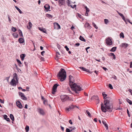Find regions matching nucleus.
Returning a JSON list of instances; mask_svg holds the SVG:
<instances>
[{
  "label": "nucleus",
  "mask_w": 132,
  "mask_h": 132,
  "mask_svg": "<svg viewBox=\"0 0 132 132\" xmlns=\"http://www.w3.org/2000/svg\"><path fill=\"white\" fill-rule=\"evenodd\" d=\"M18 32L19 33V35L20 36L23 37V35L22 31L20 30H18Z\"/></svg>",
  "instance_id": "2f4dec72"
},
{
  "label": "nucleus",
  "mask_w": 132,
  "mask_h": 132,
  "mask_svg": "<svg viewBox=\"0 0 132 132\" xmlns=\"http://www.w3.org/2000/svg\"><path fill=\"white\" fill-rule=\"evenodd\" d=\"M3 117L4 118V119L6 120V118H7V116L6 115H4L3 116Z\"/></svg>",
  "instance_id": "603ef678"
},
{
  "label": "nucleus",
  "mask_w": 132,
  "mask_h": 132,
  "mask_svg": "<svg viewBox=\"0 0 132 132\" xmlns=\"http://www.w3.org/2000/svg\"><path fill=\"white\" fill-rule=\"evenodd\" d=\"M16 61H17V62H18V63H19L20 64H21L22 63H21V62L20 60L17 59L16 60Z\"/></svg>",
  "instance_id": "09e8293b"
},
{
  "label": "nucleus",
  "mask_w": 132,
  "mask_h": 132,
  "mask_svg": "<svg viewBox=\"0 0 132 132\" xmlns=\"http://www.w3.org/2000/svg\"><path fill=\"white\" fill-rule=\"evenodd\" d=\"M8 19H9V21L10 23H11V19L10 18V16L9 15H8Z\"/></svg>",
  "instance_id": "de8ad7c7"
},
{
  "label": "nucleus",
  "mask_w": 132,
  "mask_h": 132,
  "mask_svg": "<svg viewBox=\"0 0 132 132\" xmlns=\"http://www.w3.org/2000/svg\"><path fill=\"white\" fill-rule=\"evenodd\" d=\"M65 48H66V50L67 51H68L69 50V48L67 46H65V47H64Z\"/></svg>",
  "instance_id": "3c124183"
},
{
  "label": "nucleus",
  "mask_w": 132,
  "mask_h": 132,
  "mask_svg": "<svg viewBox=\"0 0 132 132\" xmlns=\"http://www.w3.org/2000/svg\"><path fill=\"white\" fill-rule=\"evenodd\" d=\"M79 68L80 69H82V70H83V71L88 72L90 73H91L92 72L89 71L88 69H87L86 68H84L83 67H79Z\"/></svg>",
  "instance_id": "9b49d317"
},
{
  "label": "nucleus",
  "mask_w": 132,
  "mask_h": 132,
  "mask_svg": "<svg viewBox=\"0 0 132 132\" xmlns=\"http://www.w3.org/2000/svg\"><path fill=\"white\" fill-rule=\"evenodd\" d=\"M66 2L68 6H70L71 5H70V3L69 0H67Z\"/></svg>",
  "instance_id": "79ce46f5"
},
{
  "label": "nucleus",
  "mask_w": 132,
  "mask_h": 132,
  "mask_svg": "<svg viewBox=\"0 0 132 132\" xmlns=\"http://www.w3.org/2000/svg\"><path fill=\"white\" fill-rule=\"evenodd\" d=\"M66 132H71V131L70 129L68 128H67L66 129Z\"/></svg>",
  "instance_id": "8fccbe9b"
},
{
  "label": "nucleus",
  "mask_w": 132,
  "mask_h": 132,
  "mask_svg": "<svg viewBox=\"0 0 132 132\" xmlns=\"http://www.w3.org/2000/svg\"><path fill=\"white\" fill-rule=\"evenodd\" d=\"M0 102L1 103H4V101H3L1 99H0Z\"/></svg>",
  "instance_id": "052dcab7"
},
{
  "label": "nucleus",
  "mask_w": 132,
  "mask_h": 132,
  "mask_svg": "<svg viewBox=\"0 0 132 132\" xmlns=\"http://www.w3.org/2000/svg\"><path fill=\"white\" fill-rule=\"evenodd\" d=\"M62 102H64L69 100V97L66 95H62L60 96Z\"/></svg>",
  "instance_id": "20e7f679"
},
{
  "label": "nucleus",
  "mask_w": 132,
  "mask_h": 132,
  "mask_svg": "<svg viewBox=\"0 0 132 132\" xmlns=\"http://www.w3.org/2000/svg\"><path fill=\"white\" fill-rule=\"evenodd\" d=\"M69 83L70 86L72 85V84H73L74 80H73V78L70 75L69 76Z\"/></svg>",
  "instance_id": "6e6552de"
},
{
  "label": "nucleus",
  "mask_w": 132,
  "mask_h": 132,
  "mask_svg": "<svg viewBox=\"0 0 132 132\" xmlns=\"http://www.w3.org/2000/svg\"><path fill=\"white\" fill-rule=\"evenodd\" d=\"M15 8L19 11V13L20 14H21L22 13V12L21 10L17 6H15Z\"/></svg>",
  "instance_id": "393cba45"
},
{
  "label": "nucleus",
  "mask_w": 132,
  "mask_h": 132,
  "mask_svg": "<svg viewBox=\"0 0 132 132\" xmlns=\"http://www.w3.org/2000/svg\"><path fill=\"white\" fill-rule=\"evenodd\" d=\"M13 78L16 79V80H17V75L16 73H15L13 74Z\"/></svg>",
  "instance_id": "b1692460"
},
{
  "label": "nucleus",
  "mask_w": 132,
  "mask_h": 132,
  "mask_svg": "<svg viewBox=\"0 0 132 132\" xmlns=\"http://www.w3.org/2000/svg\"><path fill=\"white\" fill-rule=\"evenodd\" d=\"M6 120L7 121H10V119L9 118H6Z\"/></svg>",
  "instance_id": "e2e57ef3"
},
{
  "label": "nucleus",
  "mask_w": 132,
  "mask_h": 132,
  "mask_svg": "<svg viewBox=\"0 0 132 132\" xmlns=\"http://www.w3.org/2000/svg\"><path fill=\"white\" fill-rule=\"evenodd\" d=\"M18 41L19 43H22L24 42V40L22 38H21L19 39Z\"/></svg>",
  "instance_id": "4be33fe9"
},
{
  "label": "nucleus",
  "mask_w": 132,
  "mask_h": 132,
  "mask_svg": "<svg viewBox=\"0 0 132 132\" xmlns=\"http://www.w3.org/2000/svg\"><path fill=\"white\" fill-rule=\"evenodd\" d=\"M121 17L123 20L125 21V22H126V20L125 19V17L123 15L121 16Z\"/></svg>",
  "instance_id": "5fc2aeb1"
},
{
  "label": "nucleus",
  "mask_w": 132,
  "mask_h": 132,
  "mask_svg": "<svg viewBox=\"0 0 132 132\" xmlns=\"http://www.w3.org/2000/svg\"><path fill=\"white\" fill-rule=\"evenodd\" d=\"M102 122H103V124L104 125V126L106 127V129L107 130H108V126L107 125L106 122L104 121H103Z\"/></svg>",
  "instance_id": "aec40b11"
},
{
  "label": "nucleus",
  "mask_w": 132,
  "mask_h": 132,
  "mask_svg": "<svg viewBox=\"0 0 132 132\" xmlns=\"http://www.w3.org/2000/svg\"><path fill=\"white\" fill-rule=\"evenodd\" d=\"M10 117L12 121H14V116H13V114H10Z\"/></svg>",
  "instance_id": "cd10ccee"
},
{
  "label": "nucleus",
  "mask_w": 132,
  "mask_h": 132,
  "mask_svg": "<svg viewBox=\"0 0 132 132\" xmlns=\"http://www.w3.org/2000/svg\"><path fill=\"white\" fill-rule=\"evenodd\" d=\"M54 28H56L55 27H57V29H60V25L57 23L55 22L54 23Z\"/></svg>",
  "instance_id": "2eb2a0df"
},
{
  "label": "nucleus",
  "mask_w": 132,
  "mask_h": 132,
  "mask_svg": "<svg viewBox=\"0 0 132 132\" xmlns=\"http://www.w3.org/2000/svg\"><path fill=\"white\" fill-rule=\"evenodd\" d=\"M107 99L105 100L104 101V105L102 103L101 104V109L102 112H106L108 111L111 112L113 110V104L111 102L112 101V99L111 97L107 98Z\"/></svg>",
  "instance_id": "f257e3e1"
},
{
  "label": "nucleus",
  "mask_w": 132,
  "mask_h": 132,
  "mask_svg": "<svg viewBox=\"0 0 132 132\" xmlns=\"http://www.w3.org/2000/svg\"><path fill=\"white\" fill-rule=\"evenodd\" d=\"M77 107L76 106H74L71 105L69 106V108H65L66 110L68 111H69L75 108H77Z\"/></svg>",
  "instance_id": "0eeeda50"
},
{
  "label": "nucleus",
  "mask_w": 132,
  "mask_h": 132,
  "mask_svg": "<svg viewBox=\"0 0 132 132\" xmlns=\"http://www.w3.org/2000/svg\"><path fill=\"white\" fill-rule=\"evenodd\" d=\"M16 29L13 27H12L11 28V30L13 32H15L16 31Z\"/></svg>",
  "instance_id": "4c0bfd02"
},
{
  "label": "nucleus",
  "mask_w": 132,
  "mask_h": 132,
  "mask_svg": "<svg viewBox=\"0 0 132 132\" xmlns=\"http://www.w3.org/2000/svg\"><path fill=\"white\" fill-rule=\"evenodd\" d=\"M120 38H123L124 37V36L123 33L121 32L120 34Z\"/></svg>",
  "instance_id": "72a5a7b5"
},
{
  "label": "nucleus",
  "mask_w": 132,
  "mask_h": 132,
  "mask_svg": "<svg viewBox=\"0 0 132 132\" xmlns=\"http://www.w3.org/2000/svg\"><path fill=\"white\" fill-rule=\"evenodd\" d=\"M45 52L44 51H43L42 52H41V54L43 56V54H44V53Z\"/></svg>",
  "instance_id": "0e129e2a"
},
{
  "label": "nucleus",
  "mask_w": 132,
  "mask_h": 132,
  "mask_svg": "<svg viewBox=\"0 0 132 132\" xmlns=\"http://www.w3.org/2000/svg\"><path fill=\"white\" fill-rule=\"evenodd\" d=\"M116 47H113L112 48L110 51L113 52H114L116 51Z\"/></svg>",
  "instance_id": "7c9ffc66"
},
{
  "label": "nucleus",
  "mask_w": 132,
  "mask_h": 132,
  "mask_svg": "<svg viewBox=\"0 0 132 132\" xmlns=\"http://www.w3.org/2000/svg\"><path fill=\"white\" fill-rule=\"evenodd\" d=\"M131 93V94L132 95V90L131 89H129L128 90Z\"/></svg>",
  "instance_id": "69168bd1"
},
{
  "label": "nucleus",
  "mask_w": 132,
  "mask_h": 132,
  "mask_svg": "<svg viewBox=\"0 0 132 132\" xmlns=\"http://www.w3.org/2000/svg\"><path fill=\"white\" fill-rule=\"evenodd\" d=\"M16 104L17 106L20 108L21 109L22 108V106L20 101H17L16 102Z\"/></svg>",
  "instance_id": "f8f14e48"
},
{
  "label": "nucleus",
  "mask_w": 132,
  "mask_h": 132,
  "mask_svg": "<svg viewBox=\"0 0 132 132\" xmlns=\"http://www.w3.org/2000/svg\"><path fill=\"white\" fill-rule=\"evenodd\" d=\"M84 27L85 28H87L89 29H90L91 28V26L88 23H86L84 25Z\"/></svg>",
  "instance_id": "dca6fc26"
},
{
  "label": "nucleus",
  "mask_w": 132,
  "mask_h": 132,
  "mask_svg": "<svg viewBox=\"0 0 132 132\" xmlns=\"http://www.w3.org/2000/svg\"><path fill=\"white\" fill-rule=\"evenodd\" d=\"M114 54L113 53H110V54L109 55L110 56H113V55H114Z\"/></svg>",
  "instance_id": "bf43d9fd"
},
{
  "label": "nucleus",
  "mask_w": 132,
  "mask_h": 132,
  "mask_svg": "<svg viewBox=\"0 0 132 132\" xmlns=\"http://www.w3.org/2000/svg\"><path fill=\"white\" fill-rule=\"evenodd\" d=\"M25 129L26 132H28L29 130V127L28 126H26L25 128Z\"/></svg>",
  "instance_id": "c756f323"
},
{
  "label": "nucleus",
  "mask_w": 132,
  "mask_h": 132,
  "mask_svg": "<svg viewBox=\"0 0 132 132\" xmlns=\"http://www.w3.org/2000/svg\"><path fill=\"white\" fill-rule=\"evenodd\" d=\"M13 35L14 37L15 38H17L18 36V35L16 34V33H14L13 34Z\"/></svg>",
  "instance_id": "c9c22d12"
},
{
  "label": "nucleus",
  "mask_w": 132,
  "mask_h": 132,
  "mask_svg": "<svg viewBox=\"0 0 132 132\" xmlns=\"http://www.w3.org/2000/svg\"><path fill=\"white\" fill-rule=\"evenodd\" d=\"M86 12L85 13V15L86 16H88V12L89 11V9H87V10H86Z\"/></svg>",
  "instance_id": "e433bc0d"
},
{
  "label": "nucleus",
  "mask_w": 132,
  "mask_h": 132,
  "mask_svg": "<svg viewBox=\"0 0 132 132\" xmlns=\"http://www.w3.org/2000/svg\"><path fill=\"white\" fill-rule=\"evenodd\" d=\"M109 87L111 89H113V87L112 86V85L110 84H109Z\"/></svg>",
  "instance_id": "37998d69"
},
{
  "label": "nucleus",
  "mask_w": 132,
  "mask_h": 132,
  "mask_svg": "<svg viewBox=\"0 0 132 132\" xmlns=\"http://www.w3.org/2000/svg\"><path fill=\"white\" fill-rule=\"evenodd\" d=\"M71 88L74 91L77 92L81 91L82 90L81 88L79 85L74 83L72 84V85L70 86Z\"/></svg>",
  "instance_id": "7ed1b4c3"
},
{
  "label": "nucleus",
  "mask_w": 132,
  "mask_h": 132,
  "mask_svg": "<svg viewBox=\"0 0 132 132\" xmlns=\"http://www.w3.org/2000/svg\"><path fill=\"white\" fill-rule=\"evenodd\" d=\"M102 95L104 97V100H105V99H107L108 98H107L110 97H106L107 96V94H105V92H103L102 93Z\"/></svg>",
  "instance_id": "a211bd4d"
},
{
  "label": "nucleus",
  "mask_w": 132,
  "mask_h": 132,
  "mask_svg": "<svg viewBox=\"0 0 132 132\" xmlns=\"http://www.w3.org/2000/svg\"><path fill=\"white\" fill-rule=\"evenodd\" d=\"M37 73L36 71H35L34 72V75L35 77L36 78H37Z\"/></svg>",
  "instance_id": "473e14b6"
},
{
  "label": "nucleus",
  "mask_w": 132,
  "mask_h": 132,
  "mask_svg": "<svg viewBox=\"0 0 132 132\" xmlns=\"http://www.w3.org/2000/svg\"><path fill=\"white\" fill-rule=\"evenodd\" d=\"M28 24L29 26H27V28L28 29H30L32 26V24L30 22H29Z\"/></svg>",
  "instance_id": "5701e85b"
},
{
  "label": "nucleus",
  "mask_w": 132,
  "mask_h": 132,
  "mask_svg": "<svg viewBox=\"0 0 132 132\" xmlns=\"http://www.w3.org/2000/svg\"><path fill=\"white\" fill-rule=\"evenodd\" d=\"M19 95L21 96V98H23V97H24V94L20 92H19Z\"/></svg>",
  "instance_id": "bb28decb"
},
{
  "label": "nucleus",
  "mask_w": 132,
  "mask_h": 132,
  "mask_svg": "<svg viewBox=\"0 0 132 132\" xmlns=\"http://www.w3.org/2000/svg\"><path fill=\"white\" fill-rule=\"evenodd\" d=\"M104 22L105 24H107L108 23V21L107 19H104Z\"/></svg>",
  "instance_id": "c03bdc74"
},
{
  "label": "nucleus",
  "mask_w": 132,
  "mask_h": 132,
  "mask_svg": "<svg viewBox=\"0 0 132 132\" xmlns=\"http://www.w3.org/2000/svg\"><path fill=\"white\" fill-rule=\"evenodd\" d=\"M69 123L71 124L72 125V123L71 120H70L69 121Z\"/></svg>",
  "instance_id": "338daca9"
},
{
  "label": "nucleus",
  "mask_w": 132,
  "mask_h": 132,
  "mask_svg": "<svg viewBox=\"0 0 132 132\" xmlns=\"http://www.w3.org/2000/svg\"><path fill=\"white\" fill-rule=\"evenodd\" d=\"M112 78H114V79L116 80L117 79V77L115 76V75H114L113 77H112Z\"/></svg>",
  "instance_id": "13d9d810"
},
{
  "label": "nucleus",
  "mask_w": 132,
  "mask_h": 132,
  "mask_svg": "<svg viewBox=\"0 0 132 132\" xmlns=\"http://www.w3.org/2000/svg\"><path fill=\"white\" fill-rule=\"evenodd\" d=\"M47 17L49 18H52L53 17V16L52 15H50L49 14H47Z\"/></svg>",
  "instance_id": "f704fd0d"
},
{
  "label": "nucleus",
  "mask_w": 132,
  "mask_h": 132,
  "mask_svg": "<svg viewBox=\"0 0 132 132\" xmlns=\"http://www.w3.org/2000/svg\"><path fill=\"white\" fill-rule=\"evenodd\" d=\"M44 7L46 10H48L50 9V6L49 5L46 4L44 6Z\"/></svg>",
  "instance_id": "f3484780"
},
{
  "label": "nucleus",
  "mask_w": 132,
  "mask_h": 132,
  "mask_svg": "<svg viewBox=\"0 0 132 132\" xmlns=\"http://www.w3.org/2000/svg\"><path fill=\"white\" fill-rule=\"evenodd\" d=\"M126 100L127 102L129 103L130 105L132 104V102L130 100H129L128 98H127L126 99Z\"/></svg>",
  "instance_id": "c85d7f7f"
},
{
  "label": "nucleus",
  "mask_w": 132,
  "mask_h": 132,
  "mask_svg": "<svg viewBox=\"0 0 132 132\" xmlns=\"http://www.w3.org/2000/svg\"><path fill=\"white\" fill-rule=\"evenodd\" d=\"M39 29L41 31L45 33H46V30L45 29L42 28H39Z\"/></svg>",
  "instance_id": "412c9836"
},
{
  "label": "nucleus",
  "mask_w": 132,
  "mask_h": 132,
  "mask_svg": "<svg viewBox=\"0 0 132 132\" xmlns=\"http://www.w3.org/2000/svg\"><path fill=\"white\" fill-rule=\"evenodd\" d=\"M26 56V55L25 54H21L20 55L21 58H24Z\"/></svg>",
  "instance_id": "58836bf2"
},
{
  "label": "nucleus",
  "mask_w": 132,
  "mask_h": 132,
  "mask_svg": "<svg viewBox=\"0 0 132 132\" xmlns=\"http://www.w3.org/2000/svg\"><path fill=\"white\" fill-rule=\"evenodd\" d=\"M58 85H57V84H55L53 86L52 88V93L54 95L55 94Z\"/></svg>",
  "instance_id": "39448f33"
},
{
  "label": "nucleus",
  "mask_w": 132,
  "mask_h": 132,
  "mask_svg": "<svg viewBox=\"0 0 132 132\" xmlns=\"http://www.w3.org/2000/svg\"><path fill=\"white\" fill-rule=\"evenodd\" d=\"M106 43L107 45H111L112 44V42L110 38L109 37L106 39Z\"/></svg>",
  "instance_id": "423d86ee"
},
{
  "label": "nucleus",
  "mask_w": 132,
  "mask_h": 132,
  "mask_svg": "<svg viewBox=\"0 0 132 132\" xmlns=\"http://www.w3.org/2000/svg\"><path fill=\"white\" fill-rule=\"evenodd\" d=\"M94 121L95 122H97V118H95L94 119Z\"/></svg>",
  "instance_id": "774afa93"
},
{
  "label": "nucleus",
  "mask_w": 132,
  "mask_h": 132,
  "mask_svg": "<svg viewBox=\"0 0 132 132\" xmlns=\"http://www.w3.org/2000/svg\"><path fill=\"white\" fill-rule=\"evenodd\" d=\"M15 81L14 78L12 79L11 80V82H10V84L12 85L15 86L16 84L15 83Z\"/></svg>",
  "instance_id": "4468645a"
},
{
  "label": "nucleus",
  "mask_w": 132,
  "mask_h": 132,
  "mask_svg": "<svg viewBox=\"0 0 132 132\" xmlns=\"http://www.w3.org/2000/svg\"><path fill=\"white\" fill-rule=\"evenodd\" d=\"M91 100H96L97 101H98L99 100V98L97 96H94L92 97L91 98Z\"/></svg>",
  "instance_id": "ddd939ff"
},
{
  "label": "nucleus",
  "mask_w": 132,
  "mask_h": 132,
  "mask_svg": "<svg viewBox=\"0 0 132 132\" xmlns=\"http://www.w3.org/2000/svg\"><path fill=\"white\" fill-rule=\"evenodd\" d=\"M86 112L88 114V116L89 117H91V114H90V113L89 112L88 110H86Z\"/></svg>",
  "instance_id": "a19ab883"
},
{
  "label": "nucleus",
  "mask_w": 132,
  "mask_h": 132,
  "mask_svg": "<svg viewBox=\"0 0 132 132\" xmlns=\"http://www.w3.org/2000/svg\"><path fill=\"white\" fill-rule=\"evenodd\" d=\"M21 98L22 99L24 100H26L27 99V98L24 95V97H23V98Z\"/></svg>",
  "instance_id": "49530a36"
},
{
  "label": "nucleus",
  "mask_w": 132,
  "mask_h": 132,
  "mask_svg": "<svg viewBox=\"0 0 132 132\" xmlns=\"http://www.w3.org/2000/svg\"><path fill=\"white\" fill-rule=\"evenodd\" d=\"M38 112L40 115L43 116H44L45 114L44 110L42 109L39 108L38 110Z\"/></svg>",
  "instance_id": "9d476101"
},
{
  "label": "nucleus",
  "mask_w": 132,
  "mask_h": 132,
  "mask_svg": "<svg viewBox=\"0 0 132 132\" xmlns=\"http://www.w3.org/2000/svg\"><path fill=\"white\" fill-rule=\"evenodd\" d=\"M59 77V79L61 81H62L65 79L66 77V73L64 70L61 68L59 71L57 75Z\"/></svg>",
  "instance_id": "f03ea898"
},
{
  "label": "nucleus",
  "mask_w": 132,
  "mask_h": 132,
  "mask_svg": "<svg viewBox=\"0 0 132 132\" xmlns=\"http://www.w3.org/2000/svg\"><path fill=\"white\" fill-rule=\"evenodd\" d=\"M127 113L128 114V117H130V115L129 113V111L128 110V109H127Z\"/></svg>",
  "instance_id": "a18cd8bd"
},
{
  "label": "nucleus",
  "mask_w": 132,
  "mask_h": 132,
  "mask_svg": "<svg viewBox=\"0 0 132 132\" xmlns=\"http://www.w3.org/2000/svg\"><path fill=\"white\" fill-rule=\"evenodd\" d=\"M79 38L80 40L84 42H85L86 41L85 39L82 37L81 36H80Z\"/></svg>",
  "instance_id": "a878e982"
},
{
  "label": "nucleus",
  "mask_w": 132,
  "mask_h": 132,
  "mask_svg": "<svg viewBox=\"0 0 132 132\" xmlns=\"http://www.w3.org/2000/svg\"><path fill=\"white\" fill-rule=\"evenodd\" d=\"M59 5L60 6L62 5H64L65 3V0H59Z\"/></svg>",
  "instance_id": "1a4fd4ad"
},
{
  "label": "nucleus",
  "mask_w": 132,
  "mask_h": 132,
  "mask_svg": "<svg viewBox=\"0 0 132 132\" xmlns=\"http://www.w3.org/2000/svg\"><path fill=\"white\" fill-rule=\"evenodd\" d=\"M75 46H79L80 45V44L79 43H77L75 44Z\"/></svg>",
  "instance_id": "680f3d73"
},
{
  "label": "nucleus",
  "mask_w": 132,
  "mask_h": 132,
  "mask_svg": "<svg viewBox=\"0 0 132 132\" xmlns=\"http://www.w3.org/2000/svg\"><path fill=\"white\" fill-rule=\"evenodd\" d=\"M44 104L45 105H47V102L46 100H44L43 101Z\"/></svg>",
  "instance_id": "ea45409f"
},
{
  "label": "nucleus",
  "mask_w": 132,
  "mask_h": 132,
  "mask_svg": "<svg viewBox=\"0 0 132 132\" xmlns=\"http://www.w3.org/2000/svg\"><path fill=\"white\" fill-rule=\"evenodd\" d=\"M117 12H118V14L120 15V16L121 17L123 16V15L122 14H121V13H119V12H118V11H117Z\"/></svg>",
  "instance_id": "6e6d98bb"
},
{
  "label": "nucleus",
  "mask_w": 132,
  "mask_h": 132,
  "mask_svg": "<svg viewBox=\"0 0 132 132\" xmlns=\"http://www.w3.org/2000/svg\"><path fill=\"white\" fill-rule=\"evenodd\" d=\"M129 45L127 43H122L121 45V47H123L125 46V48H126Z\"/></svg>",
  "instance_id": "6ab92c4d"
},
{
  "label": "nucleus",
  "mask_w": 132,
  "mask_h": 132,
  "mask_svg": "<svg viewBox=\"0 0 132 132\" xmlns=\"http://www.w3.org/2000/svg\"><path fill=\"white\" fill-rule=\"evenodd\" d=\"M70 6H71L72 8L74 9L76 6V5H73V6L72 5H70Z\"/></svg>",
  "instance_id": "864d4df0"
},
{
  "label": "nucleus",
  "mask_w": 132,
  "mask_h": 132,
  "mask_svg": "<svg viewBox=\"0 0 132 132\" xmlns=\"http://www.w3.org/2000/svg\"><path fill=\"white\" fill-rule=\"evenodd\" d=\"M67 90L69 91V93H71V92L70 90V88H69V87H68L67 88Z\"/></svg>",
  "instance_id": "4d7b16f0"
}]
</instances>
